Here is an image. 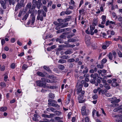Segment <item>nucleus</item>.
<instances>
[{"mask_svg":"<svg viewBox=\"0 0 122 122\" xmlns=\"http://www.w3.org/2000/svg\"><path fill=\"white\" fill-rule=\"evenodd\" d=\"M58 67L59 69L61 70H63L64 69L65 67L63 65L61 64H60L58 65Z\"/></svg>","mask_w":122,"mask_h":122,"instance_id":"nucleus-23","label":"nucleus"},{"mask_svg":"<svg viewBox=\"0 0 122 122\" xmlns=\"http://www.w3.org/2000/svg\"><path fill=\"white\" fill-rule=\"evenodd\" d=\"M83 95H79L78 99L79 103H82L85 101L84 100H83Z\"/></svg>","mask_w":122,"mask_h":122,"instance_id":"nucleus-8","label":"nucleus"},{"mask_svg":"<svg viewBox=\"0 0 122 122\" xmlns=\"http://www.w3.org/2000/svg\"><path fill=\"white\" fill-rule=\"evenodd\" d=\"M68 24V23H66L65 24H64L63 25L61 26V28H63L64 27H66L67 25Z\"/></svg>","mask_w":122,"mask_h":122,"instance_id":"nucleus-55","label":"nucleus"},{"mask_svg":"<svg viewBox=\"0 0 122 122\" xmlns=\"http://www.w3.org/2000/svg\"><path fill=\"white\" fill-rule=\"evenodd\" d=\"M85 93V91H82L80 92L79 93H77V94L79 95H83Z\"/></svg>","mask_w":122,"mask_h":122,"instance_id":"nucleus-40","label":"nucleus"},{"mask_svg":"<svg viewBox=\"0 0 122 122\" xmlns=\"http://www.w3.org/2000/svg\"><path fill=\"white\" fill-rule=\"evenodd\" d=\"M66 62V60L63 59H60L58 61V63H60L63 64Z\"/></svg>","mask_w":122,"mask_h":122,"instance_id":"nucleus-19","label":"nucleus"},{"mask_svg":"<svg viewBox=\"0 0 122 122\" xmlns=\"http://www.w3.org/2000/svg\"><path fill=\"white\" fill-rule=\"evenodd\" d=\"M95 28V27L94 25H92L90 26V34L92 35H94L93 30H94Z\"/></svg>","mask_w":122,"mask_h":122,"instance_id":"nucleus-9","label":"nucleus"},{"mask_svg":"<svg viewBox=\"0 0 122 122\" xmlns=\"http://www.w3.org/2000/svg\"><path fill=\"white\" fill-rule=\"evenodd\" d=\"M86 43L87 46H89L91 44L90 38L89 37L86 38L85 39Z\"/></svg>","mask_w":122,"mask_h":122,"instance_id":"nucleus-10","label":"nucleus"},{"mask_svg":"<svg viewBox=\"0 0 122 122\" xmlns=\"http://www.w3.org/2000/svg\"><path fill=\"white\" fill-rule=\"evenodd\" d=\"M98 35H99L101 37H104V36L106 35V33H102V32H101V33L98 32Z\"/></svg>","mask_w":122,"mask_h":122,"instance_id":"nucleus-26","label":"nucleus"},{"mask_svg":"<svg viewBox=\"0 0 122 122\" xmlns=\"http://www.w3.org/2000/svg\"><path fill=\"white\" fill-rule=\"evenodd\" d=\"M0 3L2 7L4 9H6V6L7 5H8L7 1L6 0H1L0 1Z\"/></svg>","mask_w":122,"mask_h":122,"instance_id":"nucleus-4","label":"nucleus"},{"mask_svg":"<svg viewBox=\"0 0 122 122\" xmlns=\"http://www.w3.org/2000/svg\"><path fill=\"white\" fill-rule=\"evenodd\" d=\"M65 14L69 15L71 13V12L70 10H68L65 11Z\"/></svg>","mask_w":122,"mask_h":122,"instance_id":"nucleus-52","label":"nucleus"},{"mask_svg":"<svg viewBox=\"0 0 122 122\" xmlns=\"http://www.w3.org/2000/svg\"><path fill=\"white\" fill-rule=\"evenodd\" d=\"M56 88V86H51L49 87H48V88H50V89H55Z\"/></svg>","mask_w":122,"mask_h":122,"instance_id":"nucleus-48","label":"nucleus"},{"mask_svg":"<svg viewBox=\"0 0 122 122\" xmlns=\"http://www.w3.org/2000/svg\"><path fill=\"white\" fill-rule=\"evenodd\" d=\"M49 97L53 99L55 97L54 94L51 93H50L49 94Z\"/></svg>","mask_w":122,"mask_h":122,"instance_id":"nucleus-35","label":"nucleus"},{"mask_svg":"<svg viewBox=\"0 0 122 122\" xmlns=\"http://www.w3.org/2000/svg\"><path fill=\"white\" fill-rule=\"evenodd\" d=\"M75 60L73 58H71L68 59L67 61V62L68 63H71L74 62Z\"/></svg>","mask_w":122,"mask_h":122,"instance_id":"nucleus-32","label":"nucleus"},{"mask_svg":"<svg viewBox=\"0 0 122 122\" xmlns=\"http://www.w3.org/2000/svg\"><path fill=\"white\" fill-rule=\"evenodd\" d=\"M63 29H65L64 30V31H67L71 30V29L70 28H64Z\"/></svg>","mask_w":122,"mask_h":122,"instance_id":"nucleus-53","label":"nucleus"},{"mask_svg":"<svg viewBox=\"0 0 122 122\" xmlns=\"http://www.w3.org/2000/svg\"><path fill=\"white\" fill-rule=\"evenodd\" d=\"M112 55H113V56H114V58H115L116 57V56L117 54L116 53L115 51H112Z\"/></svg>","mask_w":122,"mask_h":122,"instance_id":"nucleus-62","label":"nucleus"},{"mask_svg":"<svg viewBox=\"0 0 122 122\" xmlns=\"http://www.w3.org/2000/svg\"><path fill=\"white\" fill-rule=\"evenodd\" d=\"M81 114L83 116L87 115L88 114V111H86V107L85 106L82 107L81 108Z\"/></svg>","mask_w":122,"mask_h":122,"instance_id":"nucleus-5","label":"nucleus"},{"mask_svg":"<svg viewBox=\"0 0 122 122\" xmlns=\"http://www.w3.org/2000/svg\"><path fill=\"white\" fill-rule=\"evenodd\" d=\"M29 15V14L28 13H26L25 15L22 18V20H25L27 18Z\"/></svg>","mask_w":122,"mask_h":122,"instance_id":"nucleus-27","label":"nucleus"},{"mask_svg":"<svg viewBox=\"0 0 122 122\" xmlns=\"http://www.w3.org/2000/svg\"><path fill=\"white\" fill-rule=\"evenodd\" d=\"M0 86L4 88L6 86V84L4 82H1L0 83Z\"/></svg>","mask_w":122,"mask_h":122,"instance_id":"nucleus-30","label":"nucleus"},{"mask_svg":"<svg viewBox=\"0 0 122 122\" xmlns=\"http://www.w3.org/2000/svg\"><path fill=\"white\" fill-rule=\"evenodd\" d=\"M31 4L30 3H28L27 4L26 6V8L27 9H30L28 11L29 13H30L32 12V10L33 9H34L33 7L32 8H31Z\"/></svg>","mask_w":122,"mask_h":122,"instance_id":"nucleus-7","label":"nucleus"},{"mask_svg":"<svg viewBox=\"0 0 122 122\" xmlns=\"http://www.w3.org/2000/svg\"><path fill=\"white\" fill-rule=\"evenodd\" d=\"M117 53L120 57H122V53L119 50L117 51Z\"/></svg>","mask_w":122,"mask_h":122,"instance_id":"nucleus-37","label":"nucleus"},{"mask_svg":"<svg viewBox=\"0 0 122 122\" xmlns=\"http://www.w3.org/2000/svg\"><path fill=\"white\" fill-rule=\"evenodd\" d=\"M109 59L111 60H112V58H113L112 55V53L111 52H110L109 53L108 55V56Z\"/></svg>","mask_w":122,"mask_h":122,"instance_id":"nucleus-25","label":"nucleus"},{"mask_svg":"<svg viewBox=\"0 0 122 122\" xmlns=\"http://www.w3.org/2000/svg\"><path fill=\"white\" fill-rule=\"evenodd\" d=\"M41 81H42V82L45 85L46 83V80L45 78H42L41 79Z\"/></svg>","mask_w":122,"mask_h":122,"instance_id":"nucleus-51","label":"nucleus"},{"mask_svg":"<svg viewBox=\"0 0 122 122\" xmlns=\"http://www.w3.org/2000/svg\"><path fill=\"white\" fill-rule=\"evenodd\" d=\"M68 58V56H66L65 55H63L61 56L60 57V58H62L64 60Z\"/></svg>","mask_w":122,"mask_h":122,"instance_id":"nucleus-33","label":"nucleus"},{"mask_svg":"<svg viewBox=\"0 0 122 122\" xmlns=\"http://www.w3.org/2000/svg\"><path fill=\"white\" fill-rule=\"evenodd\" d=\"M27 68V66L25 64L24 65L22 66V69L24 70H26Z\"/></svg>","mask_w":122,"mask_h":122,"instance_id":"nucleus-46","label":"nucleus"},{"mask_svg":"<svg viewBox=\"0 0 122 122\" xmlns=\"http://www.w3.org/2000/svg\"><path fill=\"white\" fill-rule=\"evenodd\" d=\"M52 3V1H51L49 2L48 3L47 7H49V6H51Z\"/></svg>","mask_w":122,"mask_h":122,"instance_id":"nucleus-54","label":"nucleus"},{"mask_svg":"<svg viewBox=\"0 0 122 122\" xmlns=\"http://www.w3.org/2000/svg\"><path fill=\"white\" fill-rule=\"evenodd\" d=\"M105 3L104 2L103 4L100 7V9L102 12H103L104 11V9H103V7H104L105 6Z\"/></svg>","mask_w":122,"mask_h":122,"instance_id":"nucleus-29","label":"nucleus"},{"mask_svg":"<svg viewBox=\"0 0 122 122\" xmlns=\"http://www.w3.org/2000/svg\"><path fill=\"white\" fill-rule=\"evenodd\" d=\"M7 109V107H2L0 108V111L2 112L5 111Z\"/></svg>","mask_w":122,"mask_h":122,"instance_id":"nucleus-22","label":"nucleus"},{"mask_svg":"<svg viewBox=\"0 0 122 122\" xmlns=\"http://www.w3.org/2000/svg\"><path fill=\"white\" fill-rule=\"evenodd\" d=\"M8 77L7 76L5 75L4 77V80L5 81H7V79L8 78Z\"/></svg>","mask_w":122,"mask_h":122,"instance_id":"nucleus-64","label":"nucleus"},{"mask_svg":"<svg viewBox=\"0 0 122 122\" xmlns=\"http://www.w3.org/2000/svg\"><path fill=\"white\" fill-rule=\"evenodd\" d=\"M98 96L97 94H95L93 95L92 98L94 99H96L97 98Z\"/></svg>","mask_w":122,"mask_h":122,"instance_id":"nucleus-47","label":"nucleus"},{"mask_svg":"<svg viewBox=\"0 0 122 122\" xmlns=\"http://www.w3.org/2000/svg\"><path fill=\"white\" fill-rule=\"evenodd\" d=\"M48 104L49 105L57 108H59L60 107L59 105L56 103H57V101L54 100L49 99L48 100Z\"/></svg>","mask_w":122,"mask_h":122,"instance_id":"nucleus-1","label":"nucleus"},{"mask_svg":"<svg viewBox=\"0 0 122 122\" xmlns=\"http://www.w3.org/2000/svg\"><path fill=\"white\" fill-rule=\"evenodd\" d=\"M62 118H60L59 117H55V119L57 120H59L60 119H62Z\"/></svg>","mask_w":122,"mask_h":122,"instance_id":"nucleus-58","label":"nucleus"},{"mask_svg":"<svg viewBox=\"0 0 122 122\" xmlns=\"http://www.w3.org/2000/svg\"><path fill=\"white\" fill-rule=\"evenodd\" d=\"M71 16H69L68 17L65 19L64 20L65 22H67L71 20Z\"/></svg>","mask_w":122,"mask_h":122,"instance_id":"nucleus-36","label":"nucleus"},{"mask_svg":"<svg viewBox=\"0 0 122 122\" xmlns=\"http://www.w3.org/2000/svg\"><path fill=\"white\" fill-rule=\"evenodd\" d=\"M39 118V117L36 114H34V117L33 118V121H38Z\"/></svg>","mask_w":122,"mask_h":122,"instance_id":"nucleus-14","label":"nucleus"},{"mask_svg":"<svg viewBox=\"0 0 122 122\" xmlns=\"http://www.w3.org/2000/svg\"><path fill=\"white\" fill-rule=\"evenodd\" d=\"M97 19H94L93 20V25L94 26H96L97 23Z\"/></svg>","mask_w":122,"mask_h":122,"instance_id":"nucleus-34","label":"nucleus"},{"mask_svg":"<svg viewBox=\"0 0 122 122\" xmlns=\"http://www.w3.org/2000/svg\"><path fill=\"white\" fill-rule=\"evenodd\" d=\"M36 83L37 85L38 86H43L45 85L42 81H37Z\"/></svg>","mask_w":122,"mask_h":122,"instance_id":"nucleus-11","label":"nucleus"},{"mask_svg":"<svg viewBox=\"0 0 122 122\" xmlns=\"http://www.w3.org/2000/svg\"><path fill=\"white\" fill-rule=\"evenodd\" d=\"M88 72V69L86 66L83 65H81L80 66V70L79 72L80 73H87Z\"/></svg>","mask_w":122,"mask_h":122,"instance_id":"nucleus-2","label":"nucleus"},{"mask_svg":"<svg viewBox=\"0 0 122 122\" xmlns=\"http://www.w3.org/2000/svg\"><path fill=\"white\" fill-rule=\"evenodd\" d=\"M15 41V38H12L10 40V41L12 43H14Z\"/></svg>","mask_w":122,"mask_h":122,"instance_id":"nucleus-56","label":"nucleus"},{"mask_svg":"<svg viewBox=\"0 0 122 122\" xmlns=\"http://www.w3.org/2000/svg\"><path fill=\"white\" fill-rule=\"evenodd\" d=\"M30 18L31 20H29L27 22V24L28 25L31 23V25H33L35 22V16L34 15V14L31 13L30 15Z\"/></svg>","mask_w":122,"mask_h":122,"instance_id":"nucleus-3","label":"nucleus"},{"mask_svg":"<svg viewBox=\"0 0 122 122\" xmlns=\"http://www.w3.org/2000/svg\"><path fill=\"white\" fill-rule=\"evenodd\" d=\"M112 86L115 87L118 86V84L116 82H113L112 84Z\"/></svg>","mask_w":122,"mask_h":122,"instance_id":"nucleus-42","label":"nucleus"},{"mask_svg":"<svg viewBox=\"0 0 122 122\" xmlns=\"http://www.w3.org/2000/svg\"><path fill=\"white\" fill-rule=\"evenodd\" d=\"M107 61V60L106 58H104L102 59V63H105Z\"/></svg>","mask_w":122,"mask_h":122,"instance_id":"nucleus-57","label":"nucleus"},{"mask_svg":"<svg viewBox=\"0 0 122 122\" xmlns=\"http://www.w3.org/2000/svg\"><path fill=\"white\" fill-rule=\"evenodd\" d=\"M43 14L39 15H37V19L38 20H40L41 21H42L43 20Z\"/></svg>","mask_w":122,"mask_h":122,"instance_id":"nucleus-15","label":"nucleus"},{"mask_svg":"<svg viewBox=\"0 0 122 122\" xmlns=\"http://www.w3.org/2000/svg\"><path fill=\"white\" fill-rule=\"evenodd\" d=\"M11 68L12 69H14L15 68V64L14 63H12L11 65Z\"/></svg>","mask_w":122,"mask_h":122,"instance_id":"nucleus-59","label":"nucleus"},{"mask_svg":"<svg viewBox=\"0 0 122 122\" xmlns=\"http://www.w3.org/2000/svg\"><path fill=\"white\" fill-rule=\"evenodd\" d=\"M97 67L98 68H103V66L102 65H101L100 64H98L97 65Z\"/></svg>","mask_w":122,"mask_h":122,"instance_id":"nucleus-50","label":"nucleus"},{"mask_svg":"<svg viewBox=\"0 0 122 122\" xmlns=\"http://www.w3.org/2000/svg\"><path fill=\"white\" fill-rule=\"evenodd\" d=\"M112 99L113 100V101H115V102H119L120 101V100L119 99H117V98L115 97H113L112 98Z\"/></svg>","mask_w":122,"mask_h":122,"instance_id":"nucleus-31","label":"nucleus"},{"mask_svg":"<svg viewBox=\"0 0 122 122\" xmlns=\"http://www.w3.org/2000/svg\"><path fill=\"white\" fill-rule=\"evenodd\" d=\"M42 117H44L50 118V116H49V115H48L46 114H42Z\"/></svg>","mask_w":122,"mask_h":122,"instance_id":"nucleus-44","label":"nucleus"},{"mask_svg":"<svg viewBox=\"0 0 122 122\" xmlns=\"http://www.w3.org/2000/svg\"><path fill=\"white\" fill-rule=\"evenodd\" d=\"M69 33V32H66V33H63L62 35H61L60 36V37L61 38H63L65 36V35H66L68 34Z\"/></svg>","mask_w":122,"mask_h":122,"instance_id":"nucleus-39","label":"nucleus"},{"mask_svg":"<svg viewBox=\"0 0 122 122\" xmlns=\"http://www.w3.org/2000/svg\"><path fill=\"white\" fill-rule=\"evenodd\" d=\"M41 5H42V4H39L38 2L36 5L38 9H39L40 8Z\"/></svg>","mask_w":122,"mask_h":122,"instance_id":"nucleus-45","label":"nucleus"},{"mask_svg":"<svg viewBox=\"0 0 122 122\" xmlns=\"http://www.w3.org/2000/svg\"><path fill=\"white\" fill-rule=\"evenodd\" d=\"M85 122H90L89 120V118L88 117H87L85 119Z\"/></svg>","mask_w":122,"mask_h":122,"instance_id":"nucleus-43","label":"nucleus"},{"mask_svg":"<svg viewBox=\"0 0 122 122\" xmlns=\"http://www.w3.org/2000/svg\"><path fill=\"white\" fill-rule=\"evenodd\" d=\"M72 53V50L71 49L68 50L64 52V54L66 55L71 54Z\"/></svg>","mask_w":122,"mask_h":122,"instance_id":"nucleus-17","label":"nucleus"},{"mask_svg":"<svg viewBox=\"0 0 122 122\" xmlns=\"http://www.w3.org/2000/svg\"><path fill=\"white\" fill-rule=\"evenodd\" d=\"M38 3V2L36 0H33L32 2V3L33 5L32 6V8L33 7L34 8H35V7L34 6V5H36Z\"/></svg>","mask_w":122,"mask_h":122,"instance_id":"nucleus-21","label":"nucleus"},{"mask_svg":"<svg viewBox=\"0 0 122 122\" xmlns=\"http://www.w3.org/2000/svg\"><path fill=\"white\" fill-rule=\"evenodd\" d=\"M7 2L8 3V2L9 3L10 5H14L15 2V0H6Z\"/></svg>","mask_w":122,"mask_h":122,"instance_id":"nucleus-16","label":"nucleus"},{"mask_svg":"<svg viewBox=\"0 0 122 122\" xmlns=\"http://www.w3.org/2000/svg\"><path fill=\"white\" fill-rule=\"evenodd\" d=\"M5 69V66H1V68L0 69V70L1 71H4Z\"/></svg>","mask_w":122,"mask_h":122,"instance_id":"nucleus-61","label":"nucleus"},{"mask_svg":"<svg viewBox=\"0 0 122 122\" xmlns=\"http://www.w3.org/2000/svg\"><path fill=\"white\" fill-rule=\"evenodd\" d=\"M65 30V29H63L59 30L56 31V33L57 34L61 33L64 32V30Z\"/></svg>","mask_w":122,"mask_h":122,"instance_id":"nucleus-38","label":"nucleus"},{"mask_svg":"<svg viewBox=\"0 0 122 122\" xmlns=\"http://www.w3.org/2000/svg\"><path fill=\"white\" fill-rule=\"evenodd\" d=\"M37 15H40L43 14V16L44 17H46V13L43 10H39L37 11Z\"/></svg>","mask_w":122,"mask_h":122,"instance_id":"nucleus-6","label":"nucleus"},{"mask_svg":"<svg viewBox=\"0 0 122 122\" xmlns=\"http://www.w3.org/2000/svg\"><path fill=\"white\" fill-rule=\"evenodd\" d=\"M82 87L83 85L82 84H80L77 87V93H79L81 91H84L82 89Z\"/></svg>","mask_w":122,"mask_h":122,"instance_id":"nucleus-13","label":"nucleus"},{"mask_svg":"<svg viewBox=\"0 0 122 122\" xmlns=\"http://www.w3.org/2000/svg\"><path fill=\"white\" fill-rule=\"evenodd\" d=\"M43 68L45 70H46L50 72L51 71V70L50 68L47 66H44L43 67Z\"/></svg>","mask_w":122,"mask_h":122,"instance_id":"nucleus-24","label":"nucleus"},{"mask_svg":"<svg viewBox=\"0 0 122 122\" xmlns=\"http://www.w3.org/2000/svg\"><path fill=\"white\" fill-rule=\"evenodd\" d=\"M43 9L45 11L47 12V9L45 5H43Z\"/></svg>","mask_w":122,"mask_h":122,"instance_id":"nucleus-60","label":"nucleus"},{"mask_svg":"<svg viewBox=\"0 0 122 122\" xmlns=\"http://www.w3.org/2000/svg\"><path fill=\"white\" fill-rule=\"evenodd\" d=\"M22 5L18 2L16 5L15 10L16 11L19 9L21 7Z\"/></svg>","mask_w":122,"mask_h":122,"instance_id":"nucleus-18","label":"nucleus"},{"mask_svg":"<svg viewBox=\"0 0 122 122\" xmlns=\"http://www.w3.org/2000/svg\"><path fill=\"white\" fill-rule=\"evenodd\" d=\"M68 41L70 42H74L76 41V40L74 38H71L68 39Z\"/></svg>","mask_w":122,"mask_h":122,"instance_id":"nucleus-28","label":"nucleus"},{"mask_svg":"<svg viewBox=\"0 0 122 122\" xmlns=\"http://www.w3.org/2000/svg\"><path fill=\"white\" fill-rule=\"evenodd\" d=\"M104 86L107 90H109L111 88L110 86L107 83H105L103 85Z\"/></svg>","mask_w":122,"mask_h":122,"instance_id":"nucleus-20","label":"nucleus"},{"mask_svg":"<svg viewBox=\"0 0 122 122\" xmlns=\"http://www.w3.org/2000/svg\"><path fill=\"white\" fill-rule=\"evenodd\" d=\"M46 72L43 73L40 71L38 72L37 73V74L38 76L41 77H44L45 76V75H46Z\"/></svg>","mask_w":122,"mask_h":122,"instance_id":"nucleus-12","label":"nucleus"},{"mask_svg":"<svg viewBox=\"0 0 122 122\" xmlns=\"http://www.w3.org/2000/svg\"><path fill=\"white\" fill-rule=\"evenodd\" d=\"M56 114L57 116H60L61 114V112L59 111H57L56 112Z\"/></svg>","mask_w":122,"mask_h":122,"instance_id":"nucleus-49","label":"nucleus"},{"mask_svg":"<svg viewBox=\"0 0 122 122\" xmlns=\"http://www.w3.org/2000/svg\"><path fill=\"white\" fill-rule=\"evenodd\" d=\"M106 16L105 15H103L102 16V20L104 21H106Z\"/></svg>","mask_w":122,"mask_h":122,"instance_id":"nucleus-63","label":"nucleus"},{"mask_svg":"<svg viewBox=\"0 0 122 122\" xmlns=\"http://www.w3.org/2000/svg\"><path fill=\"white\" fill-rule=\"evenodd\" d=\"M74 35V34L73 33H72V34L68 35L66 37L68 39H69L71 38Z\"/></svg>","mask_w":122,"mask_h":122,"instance_id":"nucleus-41","label":"nucleus"}]
</instances>
